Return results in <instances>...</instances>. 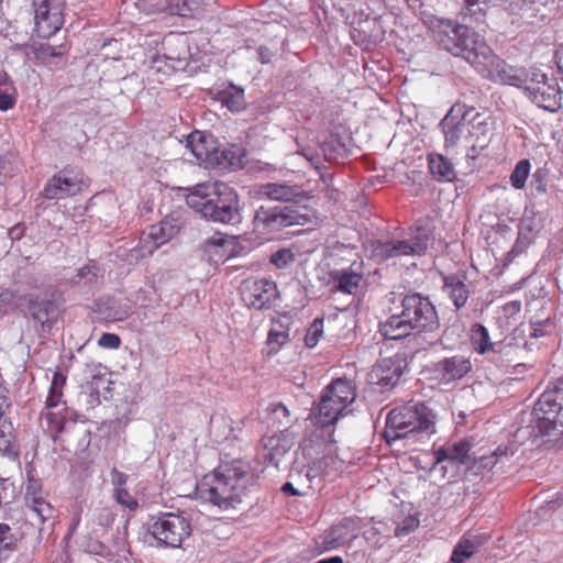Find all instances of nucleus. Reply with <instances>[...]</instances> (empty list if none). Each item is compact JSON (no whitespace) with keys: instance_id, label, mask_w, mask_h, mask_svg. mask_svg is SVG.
Listing matches in <instances>:
<instances>
[{"instance_id":"nucleus-47","label":"nucleus","mask_w":563,"mask_h":563,"mask_svg":"<svg viewBox=\"0 0 563 563\" xmlns=\"http://www.w3.org/2000/svg\"><path fill=\"white\" fill-rule=\"evenodd\" d=\"M221 158L222 161H220V163H225L232 168H241L243 166L244 155L241 148L233 146L221 151Z\"/></svg>"},{"instance_id":"nucleus-27","label":"nucleus","mask_w":563,"mask_h":563,"mask_svg":"<svg viewBox=\"0 0 563 563\" xmlns=\"http://www.w3.org/2000/svg\"><path fill=\"white\" fill-rule=\"evenodd\" d=\"M422 405L416 404L412 406H405L402 408L393 409L389 413H398L402 417L404 424L401 429L409 431V437L413 435L422 429Z\"/></svg>"},{"instance_id":"nucleus-12","label":"nucleus","mask_w":563,"mask_h":563,"mask_svg":"<svg viewBox=\"0 0 563 563\" xmlns=\"http://www.w3.org/2000/svg\"><path fill=\"white\" fill-rule=\"evenodd\" d=\"M35 32L38 37L48 38L64 23L60 0H33Z\"/></svg>"},{"instance_id":"nucleus-59","label":"nucleus","mask_w":563,"mask_h":563,"mask_svg":"<svg viewBox=\"0 0 563 563\" xmlns=\"http://www.w3.org/2000/svg\"><path fill=\"white\" fill-rule=\"evenodd\" d=\"M147 238L154 242V247L157 249L161 245L165 244L170 239L165 236V232L159 223L154 224L150 228L147 233Z\"/></svg>"},{"instance_id":"nucleus-2","label":"nucleus","mask_w":563,"mask_h":563,"mask_svg":"<svg viewBox=\"0 0 563 563\" xmlns=\"http://www.w3.org/2000/svg\"><path fill=\"white\" fill-rule=\"evenodd\" d=\"M189 190L186 203L203 219L232 227L242 223V206L234 188L217 181L198 184Z\"/></svg>"},{"instance_id":"nucleus-57","label":"nucleus","mask_w":563,"mask_h":563,"mask_svg":"<svg viewBox=\"0 0 563 563\" xmlns=\"http://www.w3.org/2000/svg\"><path fill=\"white\" fill-rule=\"evenodd\" d=\"M547 176H548V172L543 168H538L532 174L531 187L538 194H544L547 191Z\"/></svg>"},{"instance_id":"nucleus-41","label":"nucleus","mask_w":563,"mask_h":563,"mask_svg":"<svg viewBox=\"0 0 563 563\" xmlns=\"http://www.w3.org/2000/svg\"><path fill=\"white\" fill-rule=\"evenodd\" d=\"M65 382L66 377L60 372L54 373L46 399L47 408H54L58 406L63 396V386L65 385Z\"/></svg>"},{"instance_id":"nucleus-21","label":"nucleus","mask_w":563,"mask_h":563,"mask_svg":"<svg viewBox=\"0 0 563 563\" xmlns=\"http://www.w3.org/2000/svg\"><path fill=\"white\" fill-rule=\"evenodd\" d=\"M296 444V437L287 429L279 434L269 437L264 442V449L267 453L264 459L278 467L282 459L294 448Z\"/></svg>"},{"instance_id":"nucleus-10","label":"nucleus","mask_w":563,"mask_h":563,"mask_svg":"<svg viewBox=\"0 0 563 563\" xmlns=\"http://www.w3.org/2000/svg\"><path fill=\"white\" fill-rule=\"evenodd\" d=\"M475 113L474 108H468L464 103H454L446 115L440 122L444 134V148L449 152L462 139L473 136L475 124L472 123Z\"/></svg>"},{"instance_id":"nucleus-8","label":"nucleus","mask_w":563,"mask_h":563,"mask_svg":"<svg viewBox=\"0 0 563 563\" xmlns=\"http://www.w3.org/2000/svg\"><path fill=\"white\" fill-rule=\"evenodd\" d=\"M427 24V21H424ZM429 30L433 40L444 51L451 53L453 56L456 55L454 46H462L468 41V43L478 45L482 48V35L474 31L472 27L460 24L453 20L435 19L432 18L428 21Z\"/></svg>"},{"instance_id":"nucleus-7","label":"nucleus","mask_w":563,"mask_h":563,"mask_svg":"<svg viewBox=\"0 0 563 563\" xmlns=\"http://www.w3.org/2000/svg\"><path fill=\"white\" fill-rule=\"evenodd\" d=\"M427 24V21H424ZM429 30L433 40L444 51L451 53L453 56L456 55L454 46H462L468 41V43L478 45L482 48V35L474 31L472 27L460 24L453 20L435 19L432 18L428 21Z\"/></svg>"},{"instance_id":"nucleus-18","label":"nucleus","mask_w":563,"mask_h":563,"mask_svg":"<svg viewBox=\"0 0 563 563\" xmlns=\"http://www.w3.org/2000/svg\"><path fill=\"white\" fill-rule=\"evenodd\" d=\"M258 199L271 201L290 202L299 201L305 192L298 186H291L286 183H266L261 184L255 189Z\"/></svg>"},{"instance_id":"nucleus-23","label":"nucleus","mask_w":563,"mask_h":563,"mask_svg":"<svg viewBox=\"0 0 563 563\" xmlns=\"http://www.w3.org/2000/svg\"><path fill=\"white\" fill-rule=\"evenodd\" d=\"M416 327L412 319L394 314L379 324V332L387 340H400L410 335Z\"/></svg>"},{"instance_id":"nucleus-52","label":"nucleus","mask_w":563,"mask_h":563,"mask_svg":"<svg viewBox=\"0 0 563 563\" xmlns=\"http://www.w3.org/2000/svg\"><path fill=\"white\" fill-rule=\"evenodd\" d=\"M45 421L47 423V431L52 438H56V435L64 430L65 419L58 413L47 412L45 415Z\"/></svg>"},{"instance_id":"nucleus-20","label":"nucleus","mask_w":563,"mask_h":563,"mask_svg":"<svg viewBox=\"0 0 563 563\" xmlns=\"http://www.w3.org/2000/svg\"><path fill=\"white\" fill-rule=\"evenodd\" d=\"M401 363L402 360L397 356L383 358L373 367L371 379L382 387H394L402 374Z\"/></svg>"},{"instance_id":"nucleus-38","label":"nucleus","mask_w":563,"mask_h":563,"mask_svg":"<svg viewBox=\"0 0 563 563\" xmlns=\"http://www.w3.org/2000/svg\"><path fill=\"white\" fill-rule=\"evenodd\" d=\"M16 90L4 71H0V110L7 111L15 104Z\"/></svg>"},{"instance_id":"nucleus-56","label":"nucleus","mask_w":563,"mask_h":563,"mask_svg":"<svg viewBox=\"0 0 563 563\" xmlns=\"http://www.w3.org/2000/svg\"><path fill=\"white\" fill-rule=\"evenodd\" d=\"M114 498L120 505L130 510H134L139 506L136 499L125 488L114 489Z\"/></svg>"},{"instance_id":"nucleus-44","label":"nucleus","mask_w":563,"mask_h":563,"mask_svg":"<svg viewBox=\"0 0 563 563\" xmlns=\"http://www.w3.org/2000/svg\"><path fill=\"white\" fill-rule=\"evenodd\" d=\"M99 276V268L95 264H87L76 271L69 278V282L75 285H88L96 283Z\"/></svg>"},{"instance_id":"nucleus-31","label":"nucleus","mask_w":563,"mask_h":563,"mask_svg":"<svg viewBox=\"0 0 563 563\" xmlns=\"http://www.w3.org/2000/svg\"><path fill=\"white\" fill-rule=\"evenodd\" d=\"M331 278L335 283L336 290L352 295L356 292L362 280V275L343 269L331 273Z\"/></svg>"},{"instance_id":"nucleus-3","label":"nucleus","mask_w":563,"mask_h":563,"mask_svg":"<svg viewBox=\"0 0 563 563\" xmlns=\"http://www.w3.org/2000/svg\"><path fill=\"white\" fill-rule=\"evenodd\" d=\"M456 57L463 58L483 78L500 84H519V77L514 73V67L508 66L505 60L497 56L482 35V44H471L468 41L462 46L452 45Z\"/></svg>"},{"instance_id":"nucleus-60","label":"nucleus","mask_w":563,"mask_h":563,"mask_svg":"<svg viewBox=\"0 0 563 563\" xmlns=\"http://www.w3.org/2000/svg\"><path fill=\"white\" fill-rule=\"evenodd\" d=\"M504 455H506V450L497 448L490 455L481 456L478 460V466L483 468H493Z\"/></svg>"},{"instance_id":"nucleus-40","label":"nucleus","mask_w":563,"mask_h":563,"mask_svg":"<svg viewBox=\"0 0 563 563\" xmlns=\"http://www.w3.org/2000/svg\"><path fill=\"white\" fill-rule=\"evenodd\" d=\"M168 12L174 15L190 18L200 10L198 0H168Z\"/></svg>"},{"instance_id":"nucleus-5","label":"nucleus","mask_w":563,"mask_h":563,"mask_svg":"<svg viewBox=\"0 0 563 563\" xmlns=\"http://www.w3.org/2000/svg\"><path fill=\"white\" fill-rule=\"evenodd\" d=\"M356 397L351 382L338 378L327 386L322 393L318 406L312 409V416L317 424L322 427L334 424L344 410Z\"/></svg>"},{"instance_id":"nucleus-33","label":"nucleus","mask_w":563,"mask_h":563,"mask_svg":"<svg viewBox=\"0 0 563 563\" xmlns=\"http://www.w3.org/2000/svg\"><path fill=\"white\" fill-rule=\"evenodd\" d=\"M347 528L346 521L333 526L322 538L321 550L330 551L340 548L347 540Z\"/></svg>"},{"instance_id":"nucleus-1","label":"nucleus","mask_w":563,"mask_h":563,"mask_svg":"<svg viewBox=\"0 0 563 563\" xmlns=\"http://www.w3.org/2000/svg\"><path fill=\"white\" fill-rule=\"evenodd\" d=\"M258 475L249 461L235 459L222 462L197 486L200 499L222 510L236 509L255 488Z\"/></svg>"},{"instance_id":"nucleus-35","label":"nucleus","mask_w":563,"mask_h":563,"mask_svg":"<svg viewBox=\"0 0 563 563\" xmlns=\"http://www.w3.org/2000/svg\"><path fill=\"white\" fill-rule=\"evenodd\" d=\"M401 419L402 417H400L398 413H388L386 419V428L383 433V437L388 444H391L393 442L400 439L410 438L409 431L401 429V426L404 424Z\"/></svg>"},{"instance_id":"nucleus-28","label":"nucleus","mask_w":563,"mask_h":563,"mask_svg":"<svg viewBox=\"0 0 563 563\" xmlns=\"http://www.w3.org/2000/svg\"><path fill=\"white\" fill-rule=\"evenodd\" d=\"M216 100L232 112H241L246 107L244 90L232 84L219 90L216 95Z\"/></svg>"},{"instance_id":"nucleus-37","label":"nucleus","mask_w":563,"mask_h":563,"mask_svg":"<svg viewBox=\"0 0 563 563\" xmlns=\"http://www.w3.org/2000/svg\"><path fill=\"white\" fill-rule=\"evenodd\" d=\"M520 311V301L514 300L505 303L497 317L498 328L503 331H508L517 322Z\"/></svg>"},{"instance_id":"nucleus-49","label":"nucleus","mask_w":563,"mask_h":563,"mask_svg":"<svg viewBox=\"0 0 563 563\" xmlns=\"http://www.w3.org/2000/svg\"><path fill=\"white\" fill-rule=\"evenodd\" d=\"M323 332V319L317 318L307 330L305 343L308 347H314Z\"/></svg>"},{"instance_id":"nucleus-15","label":"nucleus","mask_w":563,"mask_h":563,"mask_svg":"<svg viewBox=\"0 0 563 563\" xmlns=\"http://www.w3.org/2000/svg\"><path fill=\"white\" fill-rule=\"evenodd\" d=\"M277 294L276 284L266 278L245 282L242 289L243 300L256 310L269 308Z\"/></svg>"},{"instance_id":"nucleus-4","label":"nucleus","mask_w":563,"mask_h":563,"mask_svg":"<svg viewBox=\"0 0 563 563\" xmlns=\"http://www.w3.org/2000/svg\"><path fill=\"white\" fill-rule=\"evenodd\" d=\"M519 77V84L510 86L522 87L526 96L539 108L555 112L561 106V89L553 76L542 73L540 69L530 68L522 71L514 68Z\"/></svg>"},{"instance_id":"nucleus-11","label":"nucleus","mask_w":563,"mask_h":563,"mask_svg":"<svg viewBox=\"0 0 563 563\" xmlns=\"http://www.w3.org/2000/svg\"><path fill=\"white\" fill-rule=\"evenodd\" d=\"M152 520L154 522L150 526L151 534L166 547L179 548L191 534L189 520L179 514L162 512Z\"/></svg>"},{"instance_id":"nucleus-53","label":"nucleus","mask_w":563,"mask_h":563,"mask_svg":"<svg viewBox=\"0 0 563 563\" xmlns=\"http://www.w3.org/2000/svg\"><path fill=\"white\" fill-rule=\"evenodd\" d=\"M268 411L282 426L286 427L290 423V412L283 402L271 404Z\"/></svg>"},{"instance_id":"nucleus-34","label":"nucleus","mask_w":563,"mask_h":563,"mask_svg":"<svg viewBox=\"0 0 563 563\" xmlns=\"http://www.w3.org/2000/svg\"><path fill=\"white\" fill-rule=\"evenodd\" d=\"M186 147L191 152V154L197 161L206 162L209 159L211 151L207 145V140L202 132H191L187 136Z\"/></svg>"},{"instance_id":"nucleus-45","label":"nucleus","mask_w":563,"mask_h":563,"mask_svg":"<svg viewBox=\"0 0 563 563\" xmlns=\"http://www.w3.org/2000/svg\"><path fill=\"white\" fill-rule=\"evenodd\" d=\"M111 384H112V382L107 379L103 375H101V374L93 375L92 380L90 383V387H89V390H90L89 397L91 398L89 404L91 406H93L96 404L97 405L100 404V388L102 387L103 389H106L109 393L111 390V387H110Z\"/></svg>"},{"instance_id":"nucleus-30","label":"nucleus","mask_w":563,"mask_h":563,"mask_svg":"<svg viewBox=\"0 0 563 563\" xmlns=\"http://www.w3.org/2000/svg\"><path fill=\"white\" fill-rule=\"evenodd\" d=\"M7 394V388L0 384V454L9 453L11 448L10 426L4 418L5 410L9 408Z\"/></svg>"},{"instance_id":"nucleus-25","label":"nucleus","mask_w":563,"mask_h":563,"mask_svg":"<svg viewBox=\"0 0 563 563\" xmlns=\"http://www.w3.org/2000/svg\"><path fill=\"white\" fill-rule=\"evenodd\" d=\"M470 339L475 352L481 355L500 352L499 344L490 340L488 329L482 323H474L471 327Z\"/></svg>"},{"instance_id":"nucleus-19","label":"nucleus","mask_w":563,"mask_h":563,"mask_svg":"<svg viewBox=\"0 0 563 563\" xmlns=\"http://www.w3.org/2000/svg\"><path fill=\"white\" fill-rule=\"evenodd\" d=\"M41 485L37 481H30L25 488V504L30 511V518L38 523H44L54 515V508L40 494Z\"/></svg>"},{"instance_id":"nucleus-32","label":"nucleus","mask_w":563,"mask_h":563,"mask_svg":"<svg viewBox=\"0 0 563 563\" xmlns=\"http://www.w3.org/2000/svg\"><path fill=\"white\" fill-rule=\"evenodd\" d=\"M443 280L444 291L449 295L457 309L462 308L468 299L466 285L455 276H446Z\"/></svg>"},{"instance_id":"nucleus-61","label":"nucleus","mask_w":563,"mask_h":563,"mask_svg":"<svg viewBox=\"0 0 563 563\" xmlns=\"http://www.w3.org/2000/svg\"><path fill=\"white\" fill-rule=\"evenodd\" d=\"M14 157L10 154L0 156V176L8 178L14 175Z\"/></svg>"},{"instance_id":"nucleus-42","label":"nucleus","mask_w":563,"mask_h":563,"mask_svg":"<svg viewBox=\"0 0 563 563\" xmlns=\"http://www.w3.org/2000/svg\"><path fill=\"white\" fill-rule=\"evenodd\" d=\"M463 15L475 22H483L487 12L488 0H464Z\"/></svg>"},{"instance_id":"nucleus-9","label":"nucleus","mask_w":563,"mask_h":563,"mask_svg":"<svg viewBox=\"0 0 563 563\" xmlns=\"http://www.w3.org/2000/svg\"><path fill=\"white\" fill-rule=\"evenodd\" d=\"M309 218L288 206H260L253 217L254 230L267 234L295 224H306Z\"/></svg>"},{"instance_id":"nucleus-50","label":"nucleus","mask_w":563,"mask_h":563,"mask_svg":"<svg viewBox=\"0 0 563 563\" xmlns=\"http://www.w3.org/2000/svg\"><path fill=\"white\" fill-rule=\"evenodd\" d=\"M295 261V255L289 249H280L271 255L269 262L277 268H286Z\"/></svg>"},{"instance_id":"nucleus-14","label":"nucleus","mask_w":563,"mask_h":563,"mask_svg":"<svg viewBox=\"0 0 563 563\" xmlns=\"http://www.w3.org/2000/svg\"><path fill=\"white\" fill-rule=\"evenodd\" d=\"M27 309L41 333H49L62 312L60 305L53 294L31 297L27 300Z\"/></svg>"},{"instance_id":"nucleus-55","label":"nucleus","mask_w":563,"mask_h":563,"mask_svg":"<svg viewBox=\"0 0 563 563\" xmlns=\"http://www.w3.org/2000/svg\"><path fill=\"white\" fill-rule=\"evenodd\" d=\"M437 311L431 303L424 305V333L434 332L439 329Z\"/></svg>"},{"instance_id":"nucleus-48","label":"nucleus","mask_w":563,"mask_h":563,"mask_svg":"<svg viewBox=\"0 0 563 563\" xmlns=\"http://www.w3.org/2000/svg\"><path fill=\"white\" fill-rule=\"evenodd\" d=\"M401 183L412 187V190L409 192L413 196H418L422 188V173L417 168H411L405 173Z\"/></svg>"},{"instance_id":"nucleus-62","label":"nucleus","mask_w":563,"mask_h":563,"mask_svg":"<svg viewBox=\"0 0 563 563\" xmlns=\"http://www.w3.org/2000/svg\"><path fill=\"white\" fill-rule=\"evenodd\" d=\"M121 344V339L114 333H103L99 340L98 345L103 349H118Z\"/></svg>"},{"instance_id":"nucleus-64","label":"nucleus","mask_w":563,"mask_h":563,"mask_svg":"<svg viewBox=\"0 0 563 563\" xmlns=\"http://www.w3.org/2000/svg\"><path fill=\"white\" fill-rule=\"evenodd\" d=\"M110 476L114 489L124 488V485L126 484L128 481L126 474L118 471L117 468H112Z\"/></svg>"},{"instance_id":"nucleus-6","label":"nucleus","mask_w":563,"mask_h":563,"mask_svg":"<svg viewBox=\"0 0 563 563\" xmlns=\"http://www.w3.org/2000/svg\"><path fill=\"white\" fill-rule=\"evenodd\" d=\"M532 416L541 434L555 439L563 435V382L540 396Z\"/></svg>"},{"instance_id":"nucleus-43","label":"nucleus","mask_w":563,"mask_h":563,"mask_svg":"<svg viewBox=\"0 0 563 563\" xmlns=\"http://www.w3.org/2000/svg\"><path fill=\"white\" fill-rule=\"evenodd\" d=\"M531 164L529 159H521L516 165L510 174V184L515 189H522L526 186L527 179L530 175Z\"/></svg>"},{"instance_id":"nucleus-39","label":"nucleus","mask_w":563,"mask_h":563,"mask_svg":"<svg viewBox=\"0 0 563 563\" xmlns=\"http://www.w3.org/2000/svg\"><path fill=\"white\" fill-rule=\"evenodd\" d=\"M402 312L400 316L419 322L422 317V297L420 294L408 295L402 299Z\"/></svg>"},{"instance_id":"nucleus-54","label":"nucleus","mask_w":563,"mask_h":563,"mask_svg":"<svg viewBox=\"0 0 563 563\" xmlns=\"http://www.w3.org/2000/svg\"><path fill=\"white\" fill-rule=\"evenodd\" d=\"M159 224L165 232V236L173 239L180 231L184 223L178 217L169 216L164 218Z\"/></svg>"},{"instance_id":"nucleus-26","label":"nucleus","mask_w":563,"mask_h":563,"mask_svg":"<svg viewBox=\"0 0 563 563\" xmlns=\"http://www.w3.org/2000/svg\"><path fill=\"white\" fill-rule=\"evenodd\" d=\"M471 368V362L463 356L445 358L438 364V371L442 373V379L446 382L462 378Z\"/></svg>"},{"instance_id":"nucleus-63","label":"nucleus","mask_w":563,"mask_h":563,"mask_svg":"<svg viewBox=\"0 0 563 563\" xmlns=\"http://www.w3.org/2000/svg\"><path fill=\"white\" fill-rule=\"evenodd\" d=\"M437 415L424 407V434H434L437 432Z\"/></svg>"},{"instance_id":"nucleus-13","label":"nucleus","mask_w":563,"mask_h":563,"mask_svg":"<svg viewBox=\"0 0 563 563\" xmlns=\"http://www.w3.org/2000/svg\"><path fill=\"white\" fill-rule=\"evenodd\" d=\"M84 174L73 167H65L54 175L45 185L43 196L46 199H64L81 190Z\"/></svg>"},{"instance_id":"nucleus-24","label":"nucleus","mask_w":563,"mask_h":563,"mask_svg":"<svg viewBox=\"0 0 563 563\" xmlns=\"http://www.w3.org/2000/svg\"><path fill=\"white\" fill-rule=\"evenodd\" d=\"M428 167L432 178L440 183H452L456 178L454 164L443 154L430 153Z\"/></svg>"},{"instance_id":"nucleus-51","label":"nucleus","mask_w":563,"mask_h":563,"mask_svg":"<svg viewBox=\"0 0 563 563\" xmlns=\"http://www.w3.org/2000/svg\"><path fill=\"white\" fill-rule=\"evenodd\" d=\"M420 520L417 515H409L395 529L396 537H402L411 533L419 527Z\"/></svg>"},{"instance_id":"nucleus-16","label":"nucleus","mask_w":563,"mask_h":563,"mask_svg":"<svg viewBox=\"0 0 563 563\" xmlns=\"http://www.w3.org/2000/svg\"><path fill=\"white\" fill-rule=\"evenodd\" d=\"M417 235L415 236L416 242L400 240V241H376L373 244V252L375 256L382 260H388L391 257H397L401 255H420V251L422 250L420 240V231L421 227L417 224L416 227Z\"/></svg>"},{"instance_id":"nucleus-36","label":"nucleus","mask_w":563,"mask_h":563,"mask_svg":"<svg viewBox=\"0 0 563 563\" xmlns=\"http://www.w3.org/2000/svg\"><path fill=\"white\" fill-rule=\"evenodd\" d=\"M225 240L222 236H212L202 245L203 256L209 262L219 263L227 258Z\"/></svg>"},{"instance_id":"nucleus-29","label":"nucleus","mask_w":563,"mask_h":563,"mask_svg":"<svg viewBox=\"0 0 563 563\" xmlns=\"http://www.w3.org/2000/svg\"><path fill=\"white\" fill-rule=\"evenodd\" d=\"M347 137L339 134H330L321 144L322 152L327 161H336L339 157H345L349 154Z\"/></svg>"},{"instance_id":"nucleus-58","label":"nucleus","mask_w":563,"mask_h":563,"mask_svg":"<svg viewBox=\"0 0 563 563\" xmlns=\"http://www.w3.org/2000/svg\"><path fill=\"white\" fill-rule=\"evenodd\" d=\"M289 341V333L271 331L267 335V344L272 346V351H278L280 346Z\"/></svg>"},{"instance_id":"nucleus-46","label":"nucleus","mask_w":563,"mask_h":563,"mask_svg":"<svg viewBox=\"0 0 563 563\" xmlns=\"http://www.w3.org/2000/svg\"><path fill=\"white\" fill-rule=\"evenodd\" d=\"M475 545L468 540L464 539L454 548L451 561L453 563H464L474 553Z\"/></svg>"},{"instance_id":"nucleus-17","label":"nucleus","mask_w":563,"mask_h":563,"mask_svg":"<svg viewBox=\"0 0 563 563\" xmlns=\"http://www.w3.org/2000/svg\"><path fill=\"white\" fill-rule=\"evenodd\" d=\"M470 444L466 441L456 442L448 448H439L433 451V466L431 471H434L437 466H440L441 471H446L449 466H455L459 464H467L470 461L468 452Z\"/></svg>"},{"instance_id":"nucleus-22","label":"nucleus","mask_w":563,"mask_h":563,"mask_svg":"<svg viewBox=\"0 0 563 563\" xmlns=\"http://www.w3.org/2000/svg\"><path fill=\"white\" fill-rule=\"evenodd\" d=\"M98 312L107 321H123L132 313V306L129 300H121L113 297L101 298L98 303Z\"/></svg>"}]
</instances>
